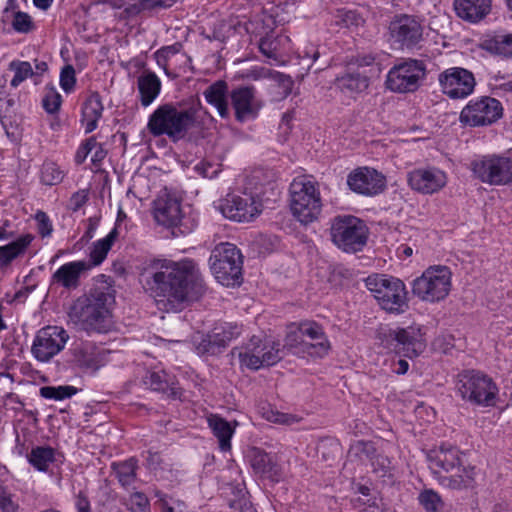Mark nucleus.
<instances>
[{"mask_svg":"<svg viewBox=\"0 0 512 512\" xmlns=\"http://www.w3.org/2000/svg\"><path fill=\"white\" fill-rule=\"evenodd\" d=\"M156 222L166 227L177 226L182 219L180 201L167 192L158 195L153 204Z\"/></svg>","mask_w":512,"mask_h":512,"instance_id":"23","label":"nucleus"},{"mask_svg":"<svg viewBox=\"0 0 512 512\" xmlns=\"http://www.w3.org/2000/svg\"><path fill=\"white\" fill-rule=\"evenodd\" d=\"M62 97L54 88H46L45 95L42 99V106L46 112L56 113L61 106Z\"/></svg>","mask_w":512,"mask_h":512,"instance_id":"47","label":"nucleus"},{"mask_svg":"<svg viewBox=\"0 0 512 512\" xmlns=\"http://www.w3.org/2000/svg\"><path fill=\"white\" fill-rule=\"evenodd\" d=\"M230 99L235 117L240 122L255 118L263 106L262 101L257 98L256 89L253 86H241L233 89Z\"/></svg>","mask_w":512,"mask_h":512,"instance_id":"21","label":"nucleus"},{"mask_svg":"<svg viewBox=\"0 0 512 512\" xmlns=\"http://www.w3.org/2000/svg\"><path fill=\"white\" fill-rule=\"evenodd\" d=\"M103 104L98 93L88 96L82 108V122L85 125V133H91L97 128V122L102 116Z\"/></svg>","mask_w":512,"mask_h":512,"instance_id":"34","label":"nucleus"},{"mask_svg":"<svg viewBox=\"0 0 512 512\" xmlns=\"http://www.w3.org/2000/svg\"><path fill=\"white\" fill-rule=\"evenodd\" d=\"M476 470L470 465H460L459 470L455 469L448 475L440 476L442 486L453 489L462 490L472 488L475 485Z\"/></svg>","mask_w":512,"mask_h":512,"instance_id":"29","label":"nucleus"},{"mask_svg":"<svg viewBox=\"0 0 512 512\" xmlns=\"http://www.w3.org/2000/svg\"><path fill=\"white\" fill-rule=\"evenodd\" d=\"M479 47L491 54L512 58V33L495 31L481 38Z\"/></svg>","mask_w":512,"mask_h":512,"instance_id":"27","label":"nucleus"},{"mask_svg":"<svg viewBox=\"0 0 512 512\" xmlns=\"http://www.w3.org/2000/svg\"><path fill=\"white\" fill-rule=\"evenodd\" d=\"M240 334L241 328L236 324L223 323L217 325L196 345V350L201 355L217 354Z\"/></svg>","mask_w":512,"mask_h":512,"instance_id":"20","label":"nucleus"},{"mask_svg":"<svg viewBox=\"0 0 512 512\" xmlns=\"http://www.w3.org/2000/svg\"><path fill=\"white\" fill-rule=\"evenodd\" d=\"M387 336L393 342L394 350L406 357H416L424 349L420 328L390 329Z\"/></svg>","mask_w":512,"mask_h":512,"instance_id":"22","label":"nucleus"},{"mask_svg":"<svg viewBox=\"0 0 512 512\" xmlns=\"http://www.w3.org/2000/svg\"><path fill=\"white\" fill-rule=\"evenodd\" d=\"M242 255L236 245L220 243L211 254L210 265L216 279L225 286L235 285L242 274Z\"/></svg>","mask_w":512,"mask_h":512,"instance_id":"10","label":"nucleus"},{"mask_svg":"<svg viewBox=\"0 0 512 512\" xmlns=\"http://www.w3.org/2000/svg\"><path fill=\"white\" fill-rule=\"evenodd\" d=\"M473 175L489 185H506L512 182V158L488 155L477 158L470 163Z\"/></svg>","mask_w":512,"mask_h":512,"instance_id":"13","label":"nucleus"},{"mask_svg":"<svg viewBox=\"0 0 512 512\" xmlns=\"http://www.w3.org/2000/svg\"><path fill=\"white\" fill-rule=\"evenodd\" d=\"M126 506L131 512H149L150 510L149 500L142 492L132 493L126 501Z\"/></svg>","mask_w":512,"mask_h":512,"instance_id":"46","label":"nucleus"},{"mask_svg":"<svg viewBox=\"0 0 512 512\" xmlns=\"http://www.w3.org/2000/svg\"><path fill=\"white\" fill-rule=\"evenodd\" d=\"M9 69L14 71V77L10 83L14 88L18 87L23 81L33 75L32 66L27 61H12L9 64Z\"/></svg>","mask_w":512,"mask_h":512,"instance_id":"44","label":"nucleus"},{"mask_svg":"<svg viewBox=\"0 0 512 512\" xmlns=\"http://www.w3.org/2000/svg\"><path fill=\"white\" fill-rule=\"evenodd\" d=\"M142 11H145L144 8H142V1L139 0L137 3L130 4L128 7H126L125 12L129 15H138Z\"/></svg>","mask_w":512,"mask_h":512,"instance_id":"64","label":"nucleus"},{"mask_svg":"<svg viewBox=\"0 0 512 512\" xmlns=\"http://www.w3.org/2000/svg\"><path fill=\"white\" fill-rule=\"evenodd\" d=\"M347 185L357 194L373 197L385 190L386 178L374 168L359 167L348 174Z\"/></svg>","mask_w":512,"mask_h":512,"instance_id":"17","label":"nucleus"},{"mask_svg":"<svg viewBox=\"0 0 512 512\" xmlns=\"http://www.w3.org/2000/svg\"><path fill=\"white\" fill-rule=\"evenodd\" d=\"M424 26L414 15L399 14L393 17L388 26V40L392 47L412 50L423 41Z\"/></svg>","mask_w":512,"mask_h":512,"instance_id":"11","label":"nucleus"},{"mask_svg":"<svg viewBox=\"0 0 512 512\" xmlns=\"http://www.w3.org/2000/svg\"><path fill=\"white\" fill-rule=\"evenodd\" d=\"M425 75L426 66L423 61L407 59L389 70L385 84L392 92H414L419 88Z\"/></svg>","mask_w":512,"mask_h":512,"instance_id":"12","label":"nucleus"},{"mask_svg":"<svg viewBox=\"0 0 512 512\" xmlns=\"http://www.w3.org/2000/svg\"><path fill=\"white\" fill-rule=\"evenodd\" d=\"M194 170L203 178L213 179L222 171V165L203 160L194 166Z\"/></svg>","mask_w":512,"mask_h":512,"instance_id":"51","label":"nucleus"},{"mask_svg":"<svg viewBox=\"0 0 512 512\" xmlns=\"http://www.w3.org/2000/svg\"><path fill=\"white\" fill-rule=\"evenodd\" d=\"M306 345H309L308 341L304 339L299 327L297 326L295 329H290L288 331L284 340L283 349L281 350L282 352L284 350H288L289 352L302 357L306 355L312 357V350L308 347L306 348Z\"/></svg>","mask_w":512,"mask_h":512,"instance_id":"39","label":"nucleus"},{"mask_svg":"<svg viewBox=\"0 0 512 512\" xmlns=\"http://www.w3.org/2000/svg\"><path fill=\"white\" fill-rule=\"evenodd\" d=\"M77 391L76 387L70 385L44 386L40 388V395L45 399L60 401L72 397Z\"/></svg>","mask_w":512,"mask_h":512,"instance_id":"43","label":"nucleus"},{"mask_svg":"<svg viewBox=\"0 0 512 512\" xmlns=\"http://www.w3.org/2000/svg\"><path fill=\"white\" fill-rule=\"evenodd\" d=\"M99 146L96 139L91 137L82 144L79 150L76 153L75 160L78 164H81L85 158L90 154L94 149Z\"/></svg>","mask_w":512,"mask_h":512,"instance_id":"57","label":"nucleus"},{"mask_svg":"<svg viewBox=\"0 0 512 512\" xmlns=\"http://www.w3.org/2000/svg\"><path fill=\"white\" fill-rule=\"evenodd\" d=\"M197 110L194 107L178 109L172 103L158 106L149 116L147 129L154 137L167 136L172 142L186 137L194 126Z\"/></svg>","mask_w":512,"mask_h":512,"instance_id":"3","label":"nucleus"},{"mask_svg":"<svg viewBox=\"0 0 512 512\" xmlns=\"http://www.w3.org/2000/svg\"><path fill=\"white\" fill-rule=\"evenodd\" d=\"M451 277L452 273L447 266H430L413 281L412 293L422 301L439 302L449 295Z\"/></svg>","mask_w":512,"mask_h":512,"instance_id":"8","label":"nucleus"},{"mask_svg":"<svg viewBox=\"0 0 512 512\" xmlns=\"http://www.w3.org/2000/svg\"><path fill=\"white\" fill-rule=\"evenodd\" d=\"M365 284L383 310L400 314L408 309L406 287L400 279L373 274L366 278Z\"/></svg>","mask_w":512,"mask_h":512,"instance_id":"4","label":"nucleus"},{"mask_svg":"<svg viewBox=\"0 0 512 512\" xmlns=\"http://www.w3.org/2000/svg\"><path fill=\"white\" fill-rule=\"evenodd\" d=\"M173 377H170L165 371H148L143 377V383L153 391L175 395L173 388Z\"/></svg>","mask_w":512,"mask_h":512,"instance_id":"38","label":"nucleus"},{"mask_svg":"<svg viewBox=\"0 0 512 512\" xmlns=\"http://www.w3.org/2000/svg\"><path fill=\"white\" fill-rule=\"evenodd\" d=\"M76 84L75 69L72 65H66L63 67L60 73V86L66 92L70 93L73 91Z\"/></svg>","mask_w":512,"mask_h":512,"instance_id":"53","label":"nucleus"},{"mask_svg":"<svg viewBox=\"0 0 512 512\" xmlns=\"http://www.w3.org/2000/svg\"><path fill=\"white\" fill-rule=\"evenodd\" d=\"M350 451L360 457L361 460L365 459L369 461H373L377 453L374 444L368 441H357L351 446Z\"/></svg>","mask_w":512,"mask_h":512,"instance_id":"48","label":"nucleus"},{"mask_svg":"<svg viewBox=\"0 0 512 512\" xmlns=\"http://www.w3.org/2000/svg\"><path fill=\"white\" fill-rule=\"evenodd\" d=\"M233 355H237L240 365L250 370H259L278 363L282 357L280 343L275 341H263L257 336L242 347H235Z\"/></svg>","mask_w":512,"mask_h":512,"instance_id":"7","label":"nucleus"},{"mask_svg":"<svg viewBox=\"0 0 512 512\" xmlns=\"http://www.w3.org/2000/svg\"><path fill=\"white\" fill-rule=\"evenodd\" d=\"M18 509L19 504L15 496L0 482V512H17Z\"/></svg>","mask_w":512,"mask_h":512,"instance_id":"50","label":"nucleus"},{"mask_svg":"<svg viewBox=\"0 0 512 512\" xmlns=\"http://www.w3.org/2000/svg\"><path fill=\"white\" fill-rule=\"evenodd\" d=\"M298 327L304 339L315 341V343L308 342L309 345L305 346L312 350V357L322 358L328 354L330 343L321 325L314 321H303Z\"/></svg>","mask_w":512,"mask_h":512,"instance_id":"26","label":"nucleus"},{"mask_svg":"<svg viewBox=\"0 0 512 512\" xmlns=\"http://www.w3.org/2000/svg\"><path fill=\"white\" fill-rule=\"evenodd\" d=\"M64 178V172L60 169V167L52 162L47 161L42 165L41 169V181L45 185H57Z\"/></svg>","mask_w":512,"mask_h":512,"instance_id":"45","label":"nucleus"},{"mask_svg":"<svg viewBox=\"0 0 512 512\" xmlns=\"http://www.w3.org/2000/svg\"><path fill=\"white\" fill-rule=\"evenodd\" d=\"M114 298L101 288H94L89 294L77 298L69 308L68 317L72 323L87 332H104L110 324V305Z\"/></svg>","mask_w":512,"mask_h":512,"instance_id":"2","label":"nucleus"},{"mask_svg":"<svg viewBox=\"0 0 512 512\" xmlns=\"http://www.w3.org/2000/svg\"><path fill=\"white\" fill-rule=\"evenodd\" d=\"M442 92L451 99H463L473 93L476 81L469 70L462 67H451L439 74Z\"/></svg>","mask_w":512,"mask_h":512,"instance_id":"16","label":"nucleus"},{"mask_svg":"<svg viewBox=\"0 0 512 512\" xmlns=\"http://www.w3.org/2000/svg\"><path fill=\"white\" fill-rule=\"evenodd\" d=\"M419 502L426 511L436 512L439 505L441 504V499L434 491L425 490L424 492L420 493Z\"/></svg>","mask_w":512,"mask_h":512,"instance_id":"52","label":"nucleus"},{"mask_svg":"<svg viewBox=\"0 0 512 512\" xmlns=\"http://www.w3.org/2000/svg\"><path fill=\"white\" fill-rule=\"evenodd\" d=\"M270 79L278 83L279 87L282 89L283 97H287L291 93L294 82L289 75H285L278 71H272Z\"/></svg>","mask_w":512,"mask_h":512,"instance_id":"54","label":"nucleus"},{"mask_svg":"<svg viewBox=\"0 0 512 512\" xmlns=\"http://www.w3.org/2000/svg\"><path fill=\"white\" fill-rule=\"evenodd\" d=\"M227 94L228 85L223 80L214 82L203 92L205 100L217 109L222 118H227L229 115Z\"/></svg>","mask_w":512,"mask_h":512,"instance_id":"31","label":"nucleus"},{"mask_svg":"<svg viewBox=\"0 0 512 512\" xmlns=\"http://www.w3.org/2000/svg\"><path fill=\"white\" fill-rule=\"evenodd\" d=\"M33 240V235L25 234L7 245L0 246V268L8 267L13 260L23 256Z\"/></svg>","mask_w":512,"mask_h":512,"instance_id":"32","label":"nucleus"},{"mask_svg":"<svg viewBox=\"0 0 512 512\" xmlns=\"http://www.w3.org/2000/svg\"><path fill=\"white\" fill-rule=\"evenodd\" d=\"M334 85L340 92L352 97L369 87V78L359 72H346L336 77Z\"/></svg>","mask_w":512,"mask_h":512,"instance_id":"30","label":"nucleus"},{"mask_svg":"<svg viewBox=\"0 0 512 512\" xmlns=\"http://www.w3.org/2000/svg\"><path fill=\"white\" fill-rule=\"evenodd\" d=\"M407 182L410 188L424 195L439 192L447 184L446 173L434 166L416 168L407 174Z\"/></svg>","mask_w":512,"mask_h":512,"instance_id":"18","label":"nucleus"},{"mask_svg":"<svg viewBox=\"0 0 512 512\" xmlns=\"http://www.w3.org/2000/svg\"><path fill=\"white\" fill-rule=\"evenodd\" d=\"M271 72L272 70H269L265 67H253L243 73L242 77L245 79L257 81L264 78H270Z\"/></svg>","mask_w":512,"mask_h":512,"instance_id":"59","label":"nucleus"},{"mask_svg":"<svg viewBox=\"0 0 512 512\" xmlns=\"http://www.w3.org/2000/svg\"><path fill=\"white\" fill-rule=\"evenodd\" d=\"M117 237V228H113L105 238L94 243L90 252V259L93 265H99L104 261Z\"/></svg>","mask_w":512,"mask_h":512,"instance_id":"40","label":"nucleus"},{"mask_svg":"<svg viewBox=\"0 0 512 512\" xmlns=\"http://www.w3.org/2000/svg\"><path fill=\"white\" fill-rule=\"evenodd\" d=\"M75 507L77 512H92L90 501L87 495L82 491L76 496Z\"/></svg>","mask_w":512,"mask_h":512,"instance_id":"61","label":"nucleus"},{"mask_svg":"<svg viewBox=\"0 0 512 512\" xmlns=\"http://www.w3.org/2000/svg\"><path fill=\"white\" fill-rule=\"evenodd\" d=\"M290 208L293 216L302 224L315 221L322 210L320 191L310 180L294 179L290 184Z\"/></svg>","mask_w":512,"mask_h":512,"instance_id":"5","label":"nucleus"},{"mask_svg":"<svg viewBox=\"0 0 512 512\" xmlns=\"http://www.w3.org/2000/svg\"><path fill=\"white\" fill-rule=\"evenodd\" d=\"M208 424L214 436L218 439L221 451H229L231 449V438L235 428L224 418L217 415H211L208 418Z\"/></svg>","mask_w":512,"mask_h":512,"instance_id":"36","label":"nucleus"},{"mask_svg":"<svg viewBox=\"0 0 512 512\" xmlns=\"http://www.w3.org/2000/svg\"><path fill=\"white\" fill-rule=\"evenodd\" d=\"M38 233L44 238L51 235L53 231L52 223L48 215L43 211H38L35 215Z\"/></svg>","mask_w":512,"mask_h":512,"instance_id":"56","label":"nucleus"},{"mask_svg":"<svg viewBox=\"0 0 512 512\" xmlns=\"http://www.w3.org/2000/svg\"><path fill=\"white\" fill-rule=\"evenodd\" d=\"M88 201V190L82 189L72 194L69 200V208L78 211Z\"/></svg>","mask_w":512,"mask_h":512,"instance_id":"58","label":"nucleus"},{"mask_svg":"<svg viewBox=\"0 0 512 512\" xmlns=\"http://www.w3.org/2000/svg\"><path fill=\"white\" fill-rule=\"evenodd\" d=\"M232 508H239V512H256L251 503L246 500L231 503Z\"/></svg>","mask_w":512,"mask_h":512,"instance_id":"63","label":"nucleus"},{"mask_svg":"<svg viewBox=\"0 0 512 512\" xmlns=\"http://www.w3.org/2000/svg\"><path fill=\"white\" fill-rule=\"evenodd\" d=\"M456 390L463 400L480 406H492L498 388L492 378L476 370H465L457 375Z\"/></svg>","mask_w":512,"mask_h":512,"instance_id":"6","label":"nucleus"},{"mask_svg":"<svg viewBox=\"0 0 512 512\" xmlns=\"http://www.w3.org/2000/svg\"><path fill=\"white\" fill-rule=\"evenodd\" d=\"M368 229L365 223L351 215L337 216L331 225V238L345 252H358L366 245Z\"/></svg>","mask_w":512,"mask_h":512,"instance_id":"9","label":"nucleus"},{"mask_svg":"<svg viewBox=\"0 0 512 512\" xmlns=\"http://www.w3.org/2000/svg\"><path fill=\"white\" fill-rule=\"evenodd\" d=\"M137 84L140 93V102L144 107H147L160 93V79L155 73L144 71L143 74L139 76Z\"/></svg>","mask_w":512,"mask_h":512,"instance_id":"35","label":"nucleus"},{"mask_svg":"<svg viewBox=\"0 0 512 512\" xmlns=\"http://www.w3.org/2000/svg\"><path fill=\"white\" fill-rule=\"evenodd\" d=\"M253 469L272 481H279L282 477V469L274 457L263 451H256L251 459Z\"/></svg>","mask_w":512,"mask_h":512,"instance_id":"33","label":"nucleus"},{"mask_svg":"<svg viewBox=\"0 0 512 512\" xmlns=\"http://www.w3.org/2000/svg\"><path fill=\"white\" fill-rule=\"evenodd\" d=\"M91 265L83 260L71 261L60 266L51 276V284L66 290H75L80 286V280Z\"/></svg>","mask_w":512,"mask_h":512,"instance_id":"24","label":"nucleus"},{"mask_svg":"<svg viewBox=\"0 0 512 512\" xmlns=\"http://www.w3.org/2000/svg\"><path fill=\"white\" fill-rule=\"evenodd\" d=\"M501 103L492 97L471 100L461 111L460 120L471 127L490 125L502 116Z\"/></svg>","mask_w":512,"mask_h":512,"instance_id":"15","label":"nucleus"},{"mask_svg":"<svg viewBox=\"0 0 512 512\" xmlns=\"http://www.w3.org/2000/svg\"><path fill=\"white\" fill-rule=\"evenodd\" d=\"M69 340L68 332L60 326H46L35 335L31 353L41 363H48L59 354Z\"/></svg>","mask_w":512,"mask_h":512,"instance_id":"14","label":"nucleus"},{"mask_svg":"<svg viewBox=\"0 0 512 512\" xmlns=\"http://www.w3.org/2000/svg\"><path fill=\"white\" fill-rule=\"evenodd\" d=\"M457 15L470 22L482 20L491 10V0H455Z\"/></svg>","mask_w":512,"mask_h":512,"instance_id":"28","label":"nucleus"},{"mask_svg":"<svg viewBox=\"0 0 512 512\" xmlns=\"http://www.w3.org/2000/svg\"><path fill=\"white\" fill-rule=\"evenodd\" d=\"M112 468L119 483L123 487L131 486L136 480L137 460L130 458L123 462L113 463Z\"/></svg>","mask_w":512,"mask_h":512,"instance_id":"41","label":"nucleus"},{"mask_svg":"<svg viewBox=\"0 0 512 512\" xmlns=\"http://www.w3.org/2000/svg\"><path fill=\"white\" fill-rule=\"evenodd\" d=\"M28 460L39 471H46L55 460V450L51 447L38 446L32 449Z\"/></svg>","mask_w":512,"mask_h":512,"instance_id":"42","label":"nucleus"},{"mask_svg":"<svg viewBox=\"0 0 512 512\" xmlns=\"http://www.w3.org/2000/svg\"><path fill=\"white\" fill-rule=\"evenodd\" d=\"M259 49L261 53L267 58L277 59L279 40L272 35H266L260 39Z\"/></svg>","mask_w":512,"mask_h":512,"instance_id":"49","label":"nucleus"},{"mask_svg":"<svg viewBox=\"0 0 512 512\" xmlns=\"http://www.w3.org/2000/svg\"><path fill=\"white\" fill-rule=\"evenodd\" d=\"M370 462L371 465L374 467V470L382 472L383 475L390 468V460L386 456L377 453L375 454L373 461Z\"/></svg>","mask_w":512,"mask_h":512,"instance_id":"60","label":"nucleus"},{"mask_svg":"<svg viewBox=\"0 0 512 512\" xmlns=\"http://www.w3.org/2000/svg\"><path fill=\"white\" fill-rule=\"evenodd\" d=\"M69 362L81 369L96 370L98 360L90 345L80 344L69 351Z\"/></svg>","mask_w":512,"mask_h":512,"instance_id":"37","label":"nucleus"},{"mask_svg":"<svg viewBox=\"0 0 512 512\" xmlns=\"http://www.w3.org/2000/svg\"><path fill=\"white\" fill-rule=\"evenodd\" d=\"M429 458L430 467L438 475L439 480L441 475H448L450 472H454L455 469L459 470V466L463 464L460 451L456 447L447 444L441 445Z\"/></svg>","mask_w":512,"mask_h":512,"instance_id":"25","label":"nucleus"},{"mask_svg":"<svg viewBox=\"0 0 512 512\" xmlns=\"http://www.w3.org/2000/svg\"><path fill=\"white\" fill-rule=\"evenodd\" d=\"M219 210L228 219L249 222L262 211V205L252 196L231 195L219 203Z\"/></svg>","mask_w":512,"mask_h":512,"instance_id":"19","label":"nucleus"},{"mask_svg":"<svg viewBox=\"0 0 512 512\" xmlns=\"http://www.w3.org/2000/svg\"><path fill=\"white\" fill-rule=\"evenodd\" d=\"M140 282L164 312H179L206 291L202 275L192 260L153 259L143 266Z\"/></svg>","mask_w":512,"mask_h":512,"instance_id":"1","label":"nucleus"},{"mask_svg":"<svg viewBox=\"0 0 512 512\" xmlns=\"http://www.w3.org/2000/svg\"><path fill=\"white\" fill-rule=\"evenodd\" d=\"M99 225V218L97 217H90L88 219V228L85 232V237L88 239H91L94 235L95 230L97 229Z\"/></svg>","mask_w":512,"mask_h":512,"instance_id":"62","label":"nucleus"},{"mask_svg":"<svg viewBox=\"0 0 512 512\" xmlns=\"http://www.w3.org/2000/svg\"><path fill=\"white\" fill-rule=\"evenodd\" d=\"M12 26L17 32L28 33L33 25L31 17L27 13L18 11L14 15Z\"/></svg>","mask_w":512,"mask_h":512,"instance_id":"55","label":"nucleus"}]
</instances>
